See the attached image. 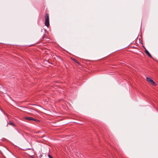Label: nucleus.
Masks as SVG:
<instances>
[{"instance_id":"f257e3e1","label":"nucleus","mask_w":158,"mask_h":158,"mask_svg":"<svg viewBox=\"0 0 158 158\" xmlns=\"http://www.w3.org/2000/svg\"><path fill=\"white\" fill-rule=\"evenodd\" d=\"M45 24L47 27H48L49 25V15L48 13H46L45 16Z\"/></svg>"},{"instance_id":"f03ea898","label":"nucleus","mask_w":158,"mask_h":158,"mask_svg":"<svg viewBox=\"0 0 158 158\" xmlns=\"http://www.w3.org/2000/svg\"><path fill=\"white\" fill-rule=\"evenodd\" d=\"M146 79L148 81L150 82L152 85H156V84L155 82L150 78L147 77Z\"/></svg>"},{"instance_id":"7ed1b4c3","label":"nucleus","mask_w":158,"mask_h":158,"mask_svg":"<svg viewBox=\"0 0 158 158\" xmlns=\"http://www.w3.org/2000/svg\"><path fill=\"white\" fill-rule=\"evenodd\" d=\"M145 53L150 57H152V56L150 54V53H149L148 51L147 50H146L145 51Z\"/></svg>"},{"instance_id":"20e7f679","label":"nucleus","mask_w":158,"mask_h":158,"mask_svg":"<svg viewBox=\"0 0 158 158\" xmlns=\"http://www.w3.org/2000/svg\"><path fill=\"white\" fill-rule=\"evenodd\" d=\"M27 120L31 121V120H33L34 119V118L32 117H26L25 118Z\"/></svg>"},{"instance_id":"39448f33","label":"nucleus","mask_w":158,"mask_h":158,"mask_svg":"<svg viewBox=\"0 0 158 158\" xmlns=\"http://www.w3.org/2000/svg\"><path fill=\"white\" fill-rule=\"evenodd\" d=\"M8 124L11 125L12 126H15V125H14V123H13L11 121H10L9 122V123H8Z\"/></svg>"},{"instance_id":"423d86ee","label":"nucleus","mask_w":158,"mask_h":158,"mask_svg":"<svg viewBox=\"0 0 158 158\" xmlns=\"http://www.w3.org/2000/svg\"><path fill=\"white\" fill-rule=\"evenodd\" d=\"M73 60L76 63L78 64H79V62L77 60H76V59H73Z\"/></svg>"},{"instance_id":"0eeeda50","label":"nucleus","mask_w":158,"mask_h":158,"mask_svg":"<svg viewBox=\"0 0 158 158\" xmlns=\"http://www.w3.org/2000/svg\"><path fill=\"white\" fill-rule=\"evenodd\" d=\"M33 121H35L36 122H38L39 121L38 119H34V118Z\"/></svg>"},{"instance_id":"6e6552de","label":"nucleus","mask_w":158,"mask_h":158,"mask_svg":"<svg viewBox=\"0 0 158 158\" xmlns=\"http://www.w3.org/2000/svg\"><path fill=\"white\" fill-rule=\"evenodd\" d=\"M48 156L49 158H53L51 155H48Z\"/></svg>"},{"instance_id":"1a4fd4ad","label":"nucleus","mask_w":158,"mask_h":158,"mask_svg":"<svg viewBox=\"0 0 158 158\" xmlns=\"http://www.w3.org/2000/svg\"><path fill=\"white\" fill-rule=\"evenodd\" d=\"M31 148H27V149H26V150H31Z\"/></svg>"},{"instance_id":"9d476101","label":"nucleus","mask_w":158,"mask_h":158,"mask_svg":"<svg viewBox=\"0 0 158 158\" xmlns=\"http://www.w3.org/2000/svg\"><path fill=\"white\" fill-rule=\"evenodd\" d=\"M44 36L42 38V39H41V40H43L44 39Z\"/></svg>"}]
</instances>
